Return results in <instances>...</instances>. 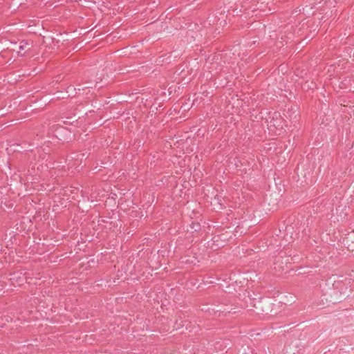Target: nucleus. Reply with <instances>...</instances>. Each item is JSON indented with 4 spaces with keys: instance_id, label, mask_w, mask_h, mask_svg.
Returning a JSON list of instances; mask_svg holds the SVG:
<instances>
[{
    "instance_id": "obj_1",
    "label": "nucleus",
    "mask_w": 354,
    "mask_h": 354,
    "mask_svg": "<svg viewBox=\"0 0 354 354\" xmlns=\"http://www.w3.org/2000/svg\"><path fill=\"white\" fill-rule=\"evenodd\" d=\"M335 295H345L348 290V284L343 281H337L333 283Z\"/></svg>"
},
{
    "instance_id": "obj_2",
    "label": "nucleus",
    "mask_w": 354,
    "mask_h": 354,
    "mask_svg": "<svg viewBox=\"0 0 354 354\" xmlns=\"http://www.w3.org/2000/svg\"><path fill=\"white\" fill-rule=\"evenodd\" d=\"M27 278L26 274H23L21 272H15L11 274L10 280L13 286H20L24 282H26Z\"/></svg>"
},
{
    "instance_id": "obj_3",
    "label": "nucleus",
    "mask_w": 354,
    "mask_h": 354,
    "mask_svg": "<svg viewBox=\"0 0 354 354\" xmlns=\"http://www.w3.org/2000/svg\"><path fill=\"white\" fill-rule=\"evenodd\" d=\"M32 47V43L28 41L22 40L20 41L17 48L12 49L13 51H17L19 56H24L26 53L29 51Z\"/></svg>"
},
{
    "instance_id": "obj_4",
    "label": "nucleus",
    "mask_w": 354,
    "mask_h": 354,
    "mask_svg": "<svg viewBox=\"0 0 354 354\" xmlns=\"http://www.w3.org/2000/svg\"><path fill=\"white\" fill-rule=\"evenodd\" d=\"M12 51H13L12 50H9V49L4 50L1 51V53H0V57L2 58L8 57L10 55L12 54Z\"/></svg>"
},
{
    "instance_id": "obj_5",
    "label": "nucleus",
    "mask_w": 354,
    "mask_h": 354,
    "mask_svg": "<svg viewBox=\"0 0 354 354\" xmlns=\"http://www.w3.org/2000/svg\"><path fill=\"white\" fill-rule=\"evenodd\" d=\"M10 62V59L9 60H7V61H5L4 62L5 63H8Z\"/></svg>"
}]
</instances>
